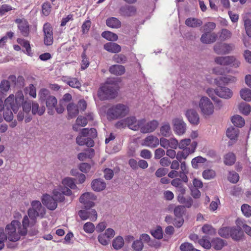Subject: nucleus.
Returning <instances> with one entry per match:
<instances>
[{
	"instance_id": "1",
	"label": "nucleus",
	"mask_w": 251,
	"mask_h": 251,
	"mask_svg": "<svg viewBox=\"0 0 251 251\" xmlns=\"http://www.w3.org/2000/svg\"><path fill=\"white\" fill-rule=\"evenodd\" d=\"M24 96L22 93L16 95L15 98L14 95L11 94L7 98L5 101V106L6 108L3 112V117L7 122H10L13 119V114L11 110L14 113L18 112L19 107L21 106V104L23 101Z\"/></svg>"
},
{
	"instance_id": "2",
	"label": "nucleus",
	"mask_w": 251,
	"mask_h": 251,
	"mask_svg": "<svg viewBox=\"0 0 251 251\" xmlns=\"http://www.w3.org/2000/svg\"><path fill=\"white\" fill-rule=\"evenodd\" d=\"M117 95L116 85L105 83L98 91V96L101 100L115 98Z\"/></svg>"
},
{
	"instance_id": "3",
	"label": "nucleus",
	"mask_w": 251,
	"mask_h": 251,
	"mask_svg": "<svg viewBox=\"0 0 251 251\" xmlns=\"http://www.w3.org/2000/svg\"><path fill=\"white\" fill-rule=\"evenodd\" d=\"M31 207L27 211V214L34 223L37 217L43 218L46 214V209L39 201H33L31 203Z\"/></svg>"
},
{
	"instance_id": "4",
	"label": "nucleus",
	"mask_w": 251,
	"mask_h": 251,
	"mask_svg": "<svg viewBox=\"0 0 251 251\" xmlns=\"http://www.w3.org/2000/svg\"><path fill=\"white\" fill-rule=\"evenodd\" d=\"M21 228V223L17 220H13L7 225L5 227V232L8 235V238L11 242L18 241L21 236L18 231Z\"/></svg>"
},
{
	"instance_id": "5",
	"label": "nucleus",
	"mask_w": 251,
	"mask_h": 251,
	"mask_svg": "<svg viewBox=\"0 0 251 251\" xmlns=\"http://www.w3.org/2000/svg\"><path fill=\"white\" fill-rule=\"evenodd\" d=\"M128 111L123 104H117L109 108L107 112V116L111 119H116L126 116Z\"/></svg>"
},
{
	"instance_id": "6",
	"label": "nucleus",
	"mask_w": 251,
	"mask_h": 251,
	"mask_svg": "<svg viewBox=\"0 0 251 251\" xmlns=\"http://www.w3.org/2000/svg\"><path fill=\"white\" fill-rule=\"evenodd\" d=\"M199 106L201 114L205 117L212 115L214 113V105L207 97H201Z\"/></svg>"
},
{
	"instance_id": "7",
	"label": "nucleus",
	"mask_w": 251,
	"mask_h": 251,
	"mask_svg": "<svg viewBox=\"0 0 251 251\" xmlns=\"http://www.w3.org/2000/svg\"><path fill=\"white\" fill-rule=\"evenodd\" d=\"M215 62L220 65L230 66L234 68H238L241 62L234 56H219L215 58Z\"/></svg>"
},
{
	"instance_id": "8",
	"label": "nucleus",
	"mask_w": 251,
	"mask_h": 251,
	"mask_svg": "<svg viewBox=\"0 0 251 251\" xmlns=\"http://www.w3.org/2000/svg\"><path fill=\"white\" fill-rule=\"evenodd\" d=\"M174 130L176 134L182 135L186 130V124L182 118H175L172 121Z\"/></svg>"
},
{
	"instance_id": "9",
	"label": "nucleus",
	"mask_w": 251,
	"mask_h": 251,
	"mask_svg": "<svg viewBox=\"0 0 251 251\" xmlns=\"http://www.w3.org/2000/svg\"><path fill=\"white\" fill-rule=\"evenodd\" d=\"M233 49V45L230 44L218 43L216 44L213 50L217 54H226L229 53Z\"/></svg>"
},
{
	"instance_id": "10",
	"label": "nucleus",
	"mask_w": 251,
	"mask_h": 251,
	"mask_svg": "<svg viewBox=\"0 0 251 251\" xmlns=\"http://www.w3.org/2000/svg\"><path fill=\"white\" fill-rule=\"evenodd\" d=\"M43 31L44 34V44L46 46H50L53 43V33L52 28L50 24L46 23L43 26Z\"/></svg>"
},
{
	"instance_id": "11",
	"label": "nucleus",
	"mask_w": 251,
	"mask_h": 251,
	"mask_svg": "<svg viewBox=\"0 0 251 251\" xmlns=\"http://www.w3.org/2000/svg\"><path fill=\"white\" fill-rule=\"evenodd\" d=\"M78 215L82 220H86L89 219L93 222L95 221L98 217L97 212L95 209H81L78 212Z\"/></svg>"
},
{
	"instance_id": "12",
	"label": "nucleus",
	"mask_w": 251,
	"mask_h": 251,
	"mask_svg": "<svg viewBox=\"0 0 251 251\" xmlns=\"http://www.w3.org/2000/svg\"><path fill=\"white\" fill-rule=\"evenodd\" d=\"M136 8L133 5H125L119 9V14L123 17H132L136 15Z\"/></svg>"
},
{
	"instance_id": "13",
	"label": "nucleus",
	"mask_w": 251,
	"mask_h": 251,
	"mask_svg": "<svg viewBox=\"0 0 251 251\" xmlns=\"http://www.w3.org/2000/svg\"><path fill=\"white\" fill-rule=\"evenodd\" d=\"M42 202L48 209L50 210H54L57 206V201L51 196L49 195H44L42 198Z\"/></svg>"
},
{
	"instance_id": "14",
	"label": "nucleus",
	"mask_w": 251,
	"mask_h": 251,
	"mask_svg": "<svg viewBox=\"0 0 251 251\" xmlns=\"http://www.w3.org/2000/svg\"><path fill=\"white\" fill-rule=\"evenodd\" d=\"M143 120V124L141 125L139 129L140 131L143 133L151 132L154 131L157 127V121L153 120L149 123L146 124V120L144 119H141Z\"/></svg>"
},
{
	"instance_id": "15",
	"label": "nucleus",
	"mask_w": 251,
	"mask_h": 251,
	"mask_svg": "<svg viewBox=\"0 0 251 251\" xmlns=\"http://www.w3.org/2000/svg\"><path fill=\"white\" fill-rule=\"evenodd\" d=\"M15 23L18 24V27L21 34L25 37H27L29 33V27L27 20L24 19H17Z\"/></svg>"
},
{
	"instance_id": "16",
	"label": "nucleus",
	"mask_w": 251,
	"mask_h": 251,
	"mask_svg": "<svg viewBox=\"0 0 251 251\" xmlns=\"http://www.w3.org/2000/svg\"><path fill=\"white\" fill-rule=\"evenodd\" d=\"M143 120L137 121L135 117L132 116L126 119V124L131 129L137 130L139 129L141 125L143 124Z\"/></svg>"
},
{
	"instance_id": "17",
	"label": "nucleus",
	"mask_w": 251,
	"mask_h": 251,
	"mask_svg": "<svg viewBox=\"0 0 251 251\" xmlns=\"http://www.w3.org/2000/svg\"><path fill=\"white\" fill-rule=\"evenodd\" d=\"M236 81V77L230 75H224L215 79V82L218 86L235 83Z\"/></svg>"
},
{
	"instance_id": "18",
	"label": "nucleus",
	"mask_w": 251,
	"mask_h": 251,
	"mask_svg": "<svg viewBox=\"0 0 251 251\" xmlns=\"http://www.w3.org/2000/svg\"><path fill=\"white\" fill-rule=\"evenodd\" d=\"M217 35L215 32H204L201 37V41L203 44H210L216 41Z\"/></svg>"
},
{
	"instance_id": "19",
	"label": "nucleus",
	"mask_w": 251,
	"mask_h": 251,
	"mask_svg": "<svg viewBox=\"0 0 251 251\" xmlns=\"http://www.w3.org/2000/svg\"><path fill=\"white\" fill-rule=\"evenodd\" d=\"M185 115L190 123L194 125H197L200 122L199 116L196 110L189 109L186 111Z\"/></svg>"
},
{
	"instance_id": "20",
	"label": "nucleus",
	"mask_w": 251,
	"mask_h": 251,
	"mask_svg": "<svg viewBox=\"0 0 251 251\" xmlns=\"http://www.w3.org/2000/svg\"><path fill=\"white\" fill-rule=\"evenodd\" d=\"M160 143V145L165 148L171 147L172 148L176 149L178 145V141L175 138L167 139L164 138H161Z\"/></svg>"
},
{
	"instance_id": "21",
	"label": "nucleus",
	"mask_w": 251,
	"mask_h": 251,
	"mask_svg": "<svg viewBox=\"0 0 251 251\" xmlns=\"http://www.w3.org/2000/svg\"><path fill=\"white\" fill-rule=\"evenodd\" d=\"M91 187L94 191L100 192L105 188L106 183L102 179H95L91 182Z\"/></svg>"
},
{
	"instance_id": "22",
	"label": "nucleus",
	"mask_w": 251,
	"mask_h": 251,
	"mask_svg": "<svg viewBox=\"0 0 251 251\" xmlns=\"http://www.w3.org/2000/svg\"><path fill=\"white\" fill-rule=\"evenodd\" d=\"M217 96L225 99H228L233 95L232 91L226 87H219L217 88Z\"/></svg>"
},
{
	"instance_id": "23",
	"label": "nucleus",
	"mask_w": 251,
	"mask_h": 251,
	"mask_svg": "<svg viewBox=\"0 0 251 251\" xmlns=\"http://www.w3.org/2000/svg\"><path fill=\"white\" fill-rule=\"evenodd\" d=\"M103 48L106 51L113 53H117L121 51V47L115 42H108L103 46Z\"/></svg>"
},
{
	"instance_id": "24",
	"label": "nucleus",
	"mask_w": 251,
	"mask_h": 251,
	"mask_svg": "<svg viewBox=\"0 0 251 251\" xmlns=\"http://www.w3.org/2000/svg\"><path fill=\"white\" fill-rule=\"evenodd\" d=\"M243 235V232L241 227L237 226V227H231L230 236L235 241H239L241 239Z\"/></svg>"
},
{
	"instance_id": "25",
	"label": "nucleus",
	"mask_w": 251,
	"mask_h": 251,
	"mask_svg": "<svg viewBox=\"0 0 251 251\" xmlns=\"http://www.w3.org/2000/svg\"><path fill=\"white\" fill-rule=\"evenodd\" d=\"M185 25L190 27L196 28L202 25V21L199 19L195 18H188L185 22Z\"/></svg>"
},
{
	"instance_id": "26",
	"label": "nucleus",
	"mask_w": 251,
	"mask_h": 251,
	"mask_svg": "<svg viewBox=\"0 0 251 251\" xmlns=\"http://www.w3.org/2000/svg\"><path fill=\"white\" fill-rule=\"evenodd\" d=\"M109 71L112 74L121 75L125 73L126 70L125 67L123 65H113L109 68Z\"/></svg>"
},
{
	"instance_id": "27",
	"label": "nucleus",
	"mask_w": 251,
	"mask_h": 251,
	"mask_svg": "<svg viewBox=\"0 0 251 251\" xmlns=\"http://www.w3.org/2000/svg\"><path fill=\"white\" fill-rule=\"evenodd\" d=\"M67 110L69 119L75 117L78 114V107L74 103H70L67 106Z\"/></svg>"
},
{
	"instance_id": "28",
	"label": "nucleus",
	"mask_w": 251,
	"mask_h": 251,
	"mask_svg": "<svg viewBox=\"0 0 251 251\" xmlns=\"http://www.w3.org/2000/svg\"><path fill=\"white\" fill-rule=\"evenodd\" d=\"M45 110L46 108L44 106L39 107L37 102L32 101L31 110L33 115L38 114L39 116H42L44 113Z\"/></svg>"
},
{
	"instance_id": "29",
	"label": "nucleus",
	"mask_w": 251,
	"mask_h": 251,
	"mask_svg": "<svg viewBox=\"0 0 251 251\" xmlns=\"http://www.w3.org/2000/svg\"><path fill=\"white\" fill-rule=\"evenodd\" d=\"M207 161L205 158L201 156H198L192 159L191 161L192 166L195 169H198L201 167Z\"/></svg>"
},
{
	"instance_id": "30",
	"label": "nucleus",
	"mask_w": 251,
	"mask_h": 251,
	"mask_svg": "<svg viewBox=\"0 0 251 251\" xmlns=\"http://www.w3.org/2000/svg\"><path fill=\"white\" fill-rule=\"evenodd\" d=\"M80 134L83 137H89L93 138L97 136V131L95 128H91L90 129L88 128H82L81 130Z\"/></svg>"
},
{
	"instance_id": "31",
	"label": "nucleus",
	"mask_w": 251,
	"mask_h": 251,
	"mask_svg": "<svg viewBox=\"0 0 251 251\" xmlns=\"http://www.w3.org/2000/svg\"><path fill=\"white\" fill-rule=\"evenodd\" d=\"M184 194H179L177 196V200L180 203L184 204V206L190 208L193 204V200L191 198H185Z\"/></svg>"
},
{
	"instance_id": "32",
	"label": "nucleus",
	"mask_w": 251,
	"mask_h": 251,
	"mask_svg": "<svg viewBox=\"0 0 251 251\" xmlns=\"http://www.w3.org/2000/svg\"><path fill=\"white\" fill-rule=\"evenodd\" d=\"M106 24L108 26L114 28H119L121 26V22L115 17L108 18Z\"/></svg>"
},
{
	"instance_id": "33",
	"label": "nucleus",
	"mask_w": 251,
	"mask_h": 251,
	"mask_svg": "<svg viewBox=\"0 0 251 251\" xmlns=\"http://www.w3.org/2000/svg\"><path fill=\"white\" fill-rule=\"evenodd\" d=\"M226 244V241L220 238H215L212 240V246L216 250H221Z\"/></svg>"
},
{
	"instance_id": "34",
	"label": "nucleus",
	"mask_w": 251,
	"mask_h": 251,
	"mask_svg": "<svg viewBox=\"0 0 251 251\" xmlns=\"http://www.w3.org/2000/svg\"><path fill=\"white\" fill-rule=\"evenodd\" d=\"M23 227L21 226L20 229L18 231L19 234L22 236H25L27 234V227L29 226V221L27 216L25 215L22 221Z\"/></svg>"
},
{
	"instance_id": "35",
	"label": "nucleus",
	"mask_w": 251,
	"mask_h": 251,
	"mask_svg": "<svg viewBox=\"0 0 251 251\" xmlns=\"http://www.w3.org/2000/svg\"><path fill=\"white\" fill-rule=\"evenodd\" d=\"M182 181L180 178H175L171 181V184L177 188L178 190L181 193L184 194L185 192V189L183 186Z\"/></svg>"
},
{
	"instance_id": "36",
	"label": "nucleus",
	"mask_w": 251,
	"mask_h": 251,
	"mask_svg": "<svg viewBox=\"0 0 251 251\" xmlns=\"http://www.w3.org/2000/svg\"><path fill=\"white\" fill-rule=\"evenodd\" d=\"M46 106L49 110H52L57 104V100L56 98L53 96H50L45 101Z\"/></svg>"
},
{
	"instance_id": "37",
	"label": "nucleus",
	"mask_w": 251,
	"mask_h": 251,
	"mask_svg": "<svg viewBox=\"0 0 251 251\" xmlns=\"http://www.w3.org/2000/svg\"><path fill=\"white\" fill-rule=\"evenodd\" d=\"M59 187L54 189L53 190V196L52 197L57 202H62L65 200L64 195L62 192Z\"/></svg>"
},
{
	"instance_id": "38",
	"label": "nucleus",
	"mask_w": 251,
	"mask_h": 251,
	"mask_svg": "<svg viewBox=\"0 0 251 251\" xmlns=\"http://www.w3.org/2000/svg\"><path fill=\"white\" fill-rule=\"evenodd\" d=\"M231 122L233 124L238 127L243 126L245 124L244 119L239 115H235L231 118Z\"/></svg>"
},
{
	"instance_id": "39",
	"label": "nucleus",
	"mask_w": 251,
	"mask_h": 251,
	"mask_svg": "<svg viewBox=\"0 0 251 251\" xmlns=\"http://www.w3.org/2000/svg\"><path fill=\"white\" fill-rule=\"evenodd\" d=\"M101 36L110 41H116L118 40V35L113 32L109 31H103L101 33Z\"/></svg>"
},
{
	"instance_id": "40",
	"label": "nucleus",
	"mask_w": 251,
	"mask_h": 251,
	"mask_svg": "<svg viewBox=\"0 0 251 251\" xmlns=\"http://www.w3.org/2000/svg\"><path fill=\"white\" fill-rule=\"evenodd\" d=\"M124 245V240L122 236H119L112 242V246L116 250L121 249Z\"/></svg>"
},
{
	"instance_id": "41",
	"label": "nucleus",
	"mask_w": 251,
	"mask_h": 251,
	"mask_svg": "<svg viewBox=\"0 0 251 251\" xmlns=\"http://www.w3.org/2000/svg\"><path fill=\"white\" fill-rule=\"evenodd\" d=\"M238 132L239 130L237 128L230 127L227 129L226 134L230 140H235L238 136Z\"/></svg>"
},
{
	"instance_id": "42",
	"label": "nucleus",
	"mask_w": 251,
	"mask_h": 251,
	"mask_svg": "<svg viewBox=\"0 0 251 251\" xmlns=\"http://www.w3.org/2000/svg\"><path fill=\"white\" fill-rule=\"evenodd\" d=\"M236 225L243 228L244 231L249 236H251V227L244 224L243 221L240 219H237L236 221Z\"/></svg>"
},
{
	"instance_id": "43",
	"label": "nucleus",
	"mask_w": 251,
	"mask_h": 251,
	"mask_svg": "<svg viewBox=\"0 0 251 251\" xmlns=\"http://www.w3.org/2000/svg\"><path fill=\"white\" fill-rule=\"evenodd\" d=\"M64 81L71 87L79 88L81 87V83L76 78H67Z\"/></svg>"
},
{
	"instance_id": "44",
	"label": "nucleus",
	"mask_w": 251,
	"mask_h": 251,
	"mask_svg": "<svg viewBox=\"0 0 251 251\" xmlns=\"http://www.w3.org/2000/svg\"><path fill=\"white\" fill-rule=\"evenodd\" d=\"M236 160L235 155L234 153L229 152L225 156L224 163L226 165H233Z\"/></svg>"
},
{
	"instance_id": "45",
	"label": "nucleus",
	"mask_w": 251,
	"mask_h": 251,
	"mask_svg": "<svg viewBox=\"0 0 251 251\" xmlns=\"http://www.w3.org/2000/svg\"><path fill=\"white\" fill-rule=\"evenodd\" d=\"M113 60L118 64H125L127 61V57L122 54H116L113 56Z\"/></svg>"
},
{
	"instance_id": "46",
	"label": "nucleus",
	"mask_w": 251,
	"mask_h": 251,
	"mask_svg": "<svg viewBox=\"0 0 251 251\" xmlns=\"http://www.w3.org/2000/svg\"><path fill=\"white\" fill-rule=\"evenodd\" d=\"M74 180L75 179L73 178L66 177L62 180V184L63 185L72 189H75L76 188V185Z\"/></svg>"
},
{
	"instance_id": "47",
	"label": "nucleus",
	"mask_w": 251,
	"mask_h": 251,
	"mask_svg": "<svg viewBox=\"0 0 251 251\" xmlns=\"http://www.w3.org/2000/svg\"><path fill=\"white\" fill-rule=\"evenodd\" d=\"M38 95L39 100L41 102H45V100L51 96L50 91L46 88L41 89Z\"/></svg>"
},
{
	"instance_id": "48",
	"label": "nucleus",
	"mask_w": 251,
	"mask_h": 251,
	"mask_svg": "<svg viewBox=\"0 0 251 251\" xmlns=\"http://www.w3.org/2000/svg\"><path fill=\"white\" fill-rule=\"evenodd\" d=\"M240 96L242 99L247 101H251V90L244 88L240 91Z\"/></svg>"
},
{
	"instance_id": "49",
	"label": "nucleus",
	"mask_w": 251,
	"mask_h": 251,
	"mask_svg": "<svg viewBox=\"0 0 251 251\" xmlns=\"http://www.w3.org/2000/svg\"><path fill=\"white\" fill-rule=\"evenodd\" d=\"M231 227H223L218 231L220 236L222 237L227 238L230 236Z\"/></svg>"
},
{
	"instance_id": "50",
	"label": "nucleus",
	"mask_w": 251,
	"mask_h": 251,
	"mask_svg": "<svg viewBox=\"0 0 251 251\" xmlns=\"http://www.w3.org/2000/svg\"><path fill=\"white\" fill-rule=\"evenodd\" d=\"M160 131L162 135L164 136H169L171 132L170 124L168 123H165L163 124L160 127Z\"/></svg>"
},
{
	"instance_id": "51",
	"label": "nucleus",
	"mask_w": 251,
	"mask_h": 251,
	"mask_svg": "<svg viewBox=\"0 0 251 251\" xmlns=\"http://www.w3.org/2000/svg\"><path fill=\"white\" fill-rule=\"evenodd\" d=\"M94 195L91 192H86L81 195L80 197L79 198V201L81 203H84L86 202H88L90 200V199H92V197H94Z\"/></svg>"
},
{
	"instance_id": "52",
	"label": "nucleus",
	"mask_w": 251,
	"mask_h": 251,
	"mask_svg": "<svg viewBox=\"0 0 251 251\" xmlns=\"http://www.w3.org/2000/svg\"><path fill=\"white\" fill-rule=\"evenodd\" d=\"M227 178L230 182L236 183L239 179V176L236 172L231 171L228 173Z\"/></svg>"
},
{
	"instance_id": "53",
	"label": "nucleus",
	"mask_w": 251,
	"mask_h": 251,
	"mask_svg": "<svg viewBox=\"0 0 251 251\" xmlns=\"http://www.w3.org/2000/svg\"><path fill=\"white\" fill-rule=\"evenodd\" d=\"M199 243L204 248L209 249L212 246V242L211 243L206 236H203L201 239L198 240Z\"/></svg>"
},
{
	"instance_id": "54",
	"label": "nucleus",
	"mask_w": 251,
	"mask_h": 251,
	"mask_svg": "<svg viewBox=\"0 0 251 251\" xmlns=\"http://www.w3.org/2000/svg\"><path fill=\"white\" fill-rule=\"evenodd\" d=\"M215 176V172L212 169L205 170L202 173V176L205 179H212Z\"/></svg>"
},
{
	"instance_id": "55",
	"label": "nucleus",
	"mask_w": 251,
	"mask_h": 251,
	"mask_svg": "<svg viewBox=\"0 0 251 251\" xmlns=\"http://www.w3.org/2000/svg\"><path fill=\"white\" fill-rule=\"evenodd\" d=\"M131 247L135 251H141L144 247L143 243L140 239L136 240L133 241Z\"/></svg>"
},
{
	"instance_id": "56",
	"label": "nucleus",
	"mask_w": 251,
	"mask_h": 251,
	"mask_svg": "<svg viewBox=\"0 0 251 251\" xmlns=\"http://www.w3.org/2000/svg\"><path fill=\"white\" fill-rule=\"evenodd\" d=\"M202 232L208 235H214L216 231L215 229L209 225H204L202 227Z\"/></svg>"
},
{
	"instance_id": "57",
	"label": "nucleus",
	"mask_w": 251,
	"mask_h": 251,
	"mask_svg": "<svg viewBox=\"0 0 251 251\" xmlns=\"http://www.w3.org/2000/svg\"><path fill=\"white\" fill-rule=\"evenodd\" d=\"M231 36V33L226 29H222L219 35V38L222 41L229 39Z\"/></svg>"
},
{
	"instance_id": "58",
	"label": "nucleus",
	"mask_w": 251,
	"mask_h": 251,
	"mask_svg": "<svg viewBox=\"0 0 251 251\" xmlns=\"http://www.w3.org/2000/svg\"><path fill=\"white\" fill-rule=\"evenodd\" d=\"M24 98H23V101L21 105L23 107V111L26 114H28L31 109L32 101L30 100H25L24 101Z\"/></svg>"
},
{
	"instance_id": "59",
	"label": "nucleus",
	"mask_w": 251,
	"mask_h": 251,
	"mask_svg": "<svg viewBox=\"0 0 251 251\" xmlns=\"http://www.w3.org/2000/svg\"><path fill=\"white\" fill-rule=\"evenodd\" d=\"M185 212V207L182 205H178L176 206L174 210L175 215L178 218L182 217Z\"/></svg>"
},
{
	"instance_id": "60",
	"label": "nucleus",
	"mask_w": 251,
	"mask_h": 251,
	"mask_svg": "<svg viewBox=\"0 0 251 251\" xmlns=\"http://www.w3.org/2000/svg\"><path fill=\"white\" fill-rule=\"evenodd\" d=\"M251 106L246 103H241L239 105V110L244 115H247L251 112Z\"/></svg>"
},
{
	"instance_id": "61",
	"label": "nucleus",
	"mask_w": 251,
	"mask_h": 251,
	"mask_svg": "<svg viewBox=\"0 0 251 251\" xmlns=\"http://www.w3.org/2000/svg\"><path fill=\"white\" fill-rule=\"evenodd\" d=\"M191 144V140L190 139H185L181 140L179 143H178V145L179 148L181 149H183V150L188 151V149H189V147H188V146L190 145Z\"/></svg>"
},
{
	"instance_id": "62",
	"label": "nucleus",
	"mask_w": 251,
	"mask_h": 251,
	"mask_svg": "<svg viewBox=\"0 0 251 251\" xmlns=\"http://www.w3.org/2000/svg\"><path fill=\"white\" fill-rule=\"evenodd\" d=\"M241 211L247 217H250L251 216V206L247 204H244L241 206Z\"/></svg>"
},
{
	"instance_id": "63",
	"label": "nucleus",
	"mask_w": 251,
	"mask_h": 251,
	"mask_svg": "<svg viewBox=\"0 0 251 251\" xmlns=\"http://www.w3.org/2000/svg\"><path fill=\"white\" fill-rule=\"evenodd\" d=\"M190 153H191L189 152V150H183L182 151H178L177 153L176 158L178 161L181 162L182 158L186 159Z\"/></svg>"
},
{
	"instance_id": "64",
	"label": "nucleus",
	"mask_w": 251,
	"mask_h": 251,
	"mask_svg": "<svg viewBox=\"0 0 251 251\" xmlns=\"http://www.w3.org/2000/svg\"><path fill=\"white\" fill-rule=\"evenodd\" d=\"M83 229L87 233H92L95 230V226L91 222H87L83 226Z\"/></svg>"
}]
</instances>
